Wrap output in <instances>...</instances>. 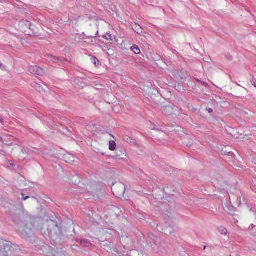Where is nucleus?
<instances>
[{
  "instance_id": "nucleus-27",
  "label": "nucleus",
  "mask_w": 256,
  "mask_h": 256,
  "mask_svg": "<svg viewBox=\"0 0 256 256\" xmlns=\"http://www.w3.org/2000/svg\"><path fill=\"white\" fill-rule=\"evenodd\" d=\"M251 227L254 228V226L253 224H252L251 226H250V228Z\"/></svg>"
},
{
  "instance_id": "nucleus-19",
  "label": "nucleus",
  "mask_w": 256,
  "mask_h": 256,
  "mask_svg": "<svg viewBox=\"0 0 256 256\" xmlns=\"http://www.w3.org/2000/svg\"><path fill=\"white\" fill-rule=\"evenodd\" d=\"M242 204V200L240 198H238L236 200V206H240Z\"/></svg>"
},
{
  "instance_id": "nucleus-15",
  "label": "nucleus",
  "mask_w": 256,
  "mask_h": 256,
  "mask_svg": "<svg viewBox=\"0 0 256 256\" xmlns=\"http://www.w3.org/2000/svg\"><path fill=\"white\" fill-rule=\"evenodd\" d=\"M5 165L6 167H8L10 168H12V169H14V168L15 166L14 162L12 161H10V160L7 161L6 162V163L5 164Z\"/></svg>"
},
{
  "instance_id": "nucleus-1",
  "label": "nucleus",
  "mask_w": 256,
  "mask_h": 256,
  "mask_svg": "<svg viewBox=\"0 0 256 256\" xmlns=\"http://www.w3.org/2000/svg\"><path fill=\"white\" fill-rule=\"evenodd\" d=\"M20 222H18L16 218H13V220L16 222L15 228L22 237L26 238L30 237L32 234L33 228L40 230L35 228V220H32L28 216L24 217V215L20 216Z\"/></svg>"
},
{
  "instance_id": "nucleus-9",
  "label": "nucleus",
  "mask_w": 256,
  "mask_h": 256,
  "mask_svg": "<svg viewBox=\"0 0 256 256\" xmlns=\"http://www.w3.org/2000/svg\"><path fill=\"white\" fill-rule=\"evenodd\" d=\"M78 242H80V244L86 247H89L90 246H91V244L90 242H89L86 239H82V240H78Z\"/></svg>"
},
{
  "instance_id": "nucleus-13",
  "label": "nucleus",
  "mask_w": 256,
  "mask_h": 256,
  "mask_svg": "<svg viewBox=\"0 0 256 256\" xmlns=\"http://www.w3.org/2000/svg\"><path fill=\"white\" fill-rule=\"evenodd\" d=\"M218 231L222 234L226 235L228 233V230L223 226H220L218 227Z\"/></svg>"
},
{
  "instance_id": "nucleus-14",
  "label": "nucleus",
  "mask_w": 256,
  "mask_h": 256,
  "mask_svg": "<svg viewBox=\"0 0 256 256\" xmlns=\"http://www.w3.org/2000/svg\"><path fill=\"white\" fill-rule=\"evenodd\" d=\"M116 144L114 141L112 140L109 142V149L110 150H116Z\"/></svg>"
},
{
  "instance_id": "nucleus-10",
  "label": "nucleus",
  "mask_w": 256,
  "mask_h": 256,
  "mask_svg": "<svg viewBox=\"0 0 256 256\" xmlns=\"http://www.w3.org/2000/svg\"><path fill=\"white\" fill-rule=\"evenodd\" d=\"M71 182L76 185H77L80 182V178L78 175H74L72 178Z\"/></svg>"
},
{
  "instance_id": "nucleus-31",
  "label": "nucleus",
  "mask_w": 256,
  "mask_h": 256,
  "mask_svg": "<svg viewBox=\"0 0 256 256\" xmlns=\"http://www.w3.org/2000/svg\"><path fill=\"white\" fill-rule=\"evenodd\" d=\"M59 256V255H58V256Z\"/></svg>"
},
{
  "instance_id": "nucleus-20",
  "label": "nucleus",
  "mask_w": 256,
  "mask_h": 256,
  "mask_svg": "<svg viewBox=\"0 0 256 256\" xmlns=\"http://www.w3.org/2000/svg\"><path fill=\"white\" fill-rule=\"evenodd\" d=\"M48 222L50 224V225H52V226H56V227L58 226L57 224H56L54 221L51 220L50 222Z\"/></svg>"
},
{
  "instance_id": "nucleus-28",
  "label": "nucleus",
  "mask_w": 256,
  "mask_h": 256,
  "mask_svg": "<svg viewBox=\"0 0 256 256\" xmlns=\"http://www.w3.org/2000/svg\"><path fill=\"white\" fill-rule=\"evenodd\" d=\"M2 140V138L0 136V141H1Z\"/></svg>"
},
{
  "instance_id": "nucleus-5",
  "label": "nucleus",
  "mask_w": 256,
  "mask_h": 256,
  "mask_svg": "<svg viewBox=\"0 0 256 256\" xmlns=\"http://www.w3.org/2000/svg\"><path fill=\"white\" fill-rule=\"evenodd\" d=\"M28 71L32 74L38 76H44L46 74L45 70L38 66H30L28 67Z\"/></svg>"
},
{
  "instance_id": "nucleus-3",
  "label": "nucleus",
  "mask_w": 256,
  "mask_h": 256,
  "mask_svg": "<svg viewBox=\"0 0 256 256\" xmlns=\"http://www.w3.org/2000/svg\"><path fill=\"white\" fill-rule=\"evenodd\" d=\"M125 186L122 183L116 184L112 188V193L118 198L123 196L125 192Z\"/></svg>"
},
{
  "instance_id": "nucleus-7",
  "label": "nucleus",
  "mask_w": 256,
  "mask_h": 256,
  "mask_svg": "<svg viewBox=\"0 0 256 256\" xmlns=\"http://www.w3.org/2000/svg\"><path fill=\"white\" fill-rule=\"evenodd\" d=\"M48 58L52 62L54 63H56L58 64H62L64 61L62 58H56L50 54L48 55Z\"/></svg>"
},
{
  "instance_id": "nucleus-22",
  "label": "nucleus",
  "mask_w": 256,
  "mask_h": 256,
  "mask_svg": "<svg viewBox=\"0 0 256 256\" xmlns=\"http://www.w3.org/2000/svg\"><path fill=\"white\" fill-rule=\"evenodd\" d=\"M70 157V162H75V158L73 156H68Z\"/></svg>"
},
{
  "instance_id": "nucleus-4",
  "label": "nucleus",
  "mask_w": 256,
  "mask_h": 256,
  "mask_svg": "<svg viewBox=\"0 0 256 256\" xmlns=\"http://www.w3.org/2000/svg\"><path fill=\"white\" fill-rule=\"evenodd\" d=\"M18 26L22 32L25 33L26 34H30V32H28V30L32 29V26L30 22L28 20H21L19 22Z\"/></svg>"
},
{
  "instance_id": "nucleus-8",
  "label": "nucleus",
  "mask_w": 256,
  "mask_h": 256,
  "mask_svg": "<svg viewBox=\"0 0 256 256\" xmlns=\"http://www.w3.org/2000/svg\"><path fill=\"white\" fill-rule=\"evenodd\" d=\"M132 26L134 30L138 34H142L143 29L140 25L134 23L132 25Z\"/></svg>"
},
{
  "instance_id": "nucleus-26",
  "label": "nucleus",
  "mask_w": 256,
  "mask_h": 256,
  "mask_svg": "<svg viewBox=\"0 0 256 256\" xmlns=\"http://www.w3.org/2000/svg\"><path fill=\"white\" fill-rule=\"evenodd\" d=\"M98 32L97 31L96 34V36H89V38H95L98 35Z\"/></svg>"
},
{
  "instance_id": "nucleus-30",
  "label": "nucleus",
  "mask_w": 256,
  "mask_h": 256,
  "mask_svg": "<svg viewBox=\"0 0 256 256\" xmlns=\"http://www.w3.org/2000/svg\"><path fill=\"white\" fill-rule=\"evenodd\" d=\"M230 198H231V197L229 196V198H230Z\"/></svg>"
},
{
  "instance_id": "nucleus-18",
  "label": "nucleus",
  "mask_w": 256,
  "mask_h": 256,
  "mask_svg": "<svg viewBox=\"0 0 256 256\" xmlns=\"http://www.w3.org/2000/svg\"><path fill=\"white\" fill-rule=\"evenodd\" d=\"M6 66L3 64L1 62H0V69L4 70H6Z\"/></svg>"
},
{
  "instance_id": "nucleus-6",
  "label": "nucleus",
  "mask_w": 256,
  "mask_h": 256,
  "mask_svg": "<svg viewBox=\"0 0 256 256\" xmlns=\"http://www.w3.org/2000/svg\"><path fill=\"white\" fill-rule=\"evenodd\" d=\"M86 190H84L82 193L84 194V197L85 199H89L90 196L92 195L94 192V188L89 184L86 185Z\"/></svg>"
},
{
  "instance_id": "nucleus-25",
  "label": "nucleus",
  "mask_w": 256,
  "mask_h": 256,
  "mask_svg": "<svg viewBox=\"0 0 256 256\" xmlns=\"http://www.w3.org/2000/svg\"><path fill=\"white\" fill-rule=\"evenodd\" d=\"M207 110L208 111V112L209 113L212 112H213L212 110V108H208Z\"/></svg>"
},
{
  "instance_id": "nucleus-24",
  "label": "nucleus",
  "mask_w": 256,
  "mask_h": 256,
  "mask_svg": "<svg viewBox=\"0 0 256 256\" xmlns=\"http://www.w3.org/2000/svg\"><path fill=\"white\" fill-rule=\"evenodd\" d=\"M6 152L2 150H0V156H6Z\"/></svg>"
},
{
  "instance_id": "nucleus-12",
  "label": "nucleus",
  "mask_w": 256,
  "mask_h": 256,
  "mask_svg": "<svg viewBox=\"0 0 256 256\" xmlns=\"http://www.w3.org/2000/svg\"><path fill=\"white\" fill-rule=\"evenodd\" d=\"M130 50L132 51L135 54H139L140 52V49L138 46L136 45H133Z\"/></svg>"
},
{
  "instance_id": "nucleus-23",
  "label": "nucleus",
  "mask_w": 256,
  "mask_h": 256,
  "mask_svg": "<svg viewBox=\"0 0 256 256\" xmlns=\"http://www.w3.org/2000/svg\"><path fill=\"white\" fill-rule=\"evenodd\" d=\"M29 198H30V196H24V194H22V200H26Z\"/></svg>"
},
{
  "instance_id": "nucleus-29",
  "label": "nucleus",
  "mask_w": 256,
  "mask_h": 256,
  "mask_svg": "<svg viewBox=\"0 0 256 256\" xmlns=\"http://www.w3.org/2000/svg\"><path fill=\"white\" fill-rule=\"evenodd\" d=\"M206 248V246H204V250H205Z\"/></svg>"
},
{
  "instance_id": "nucleus-17",
  "label": "nucleus",
  "mask_w": 256,
  "mask_h": 256,
  "mask_svg": "<svg viewBox=\"0 0 256 256\" xmlns=\"http://www.w3.org/2000/svg\"><path fill=\"white\" fill-rule=\"evenodd\" d=\"M92 62L96 65L99 64L100 62L96 57H93L92 59Z\"/></svg>"
},
{
  "instance_id": "nucleus-21",
  "label": "nucleus",
  "mask_w": 256,
  "mask_h": 256,
  "mask_svg": "<svg viewBox=\"0 0 256 256\" xmlns=\"http://www.w3.org/2000/svg\"><path fill=\"white\" fill-rule=\"evenodd\" d=\"M252 84L254 87L256 88V79L252 78Z\"/></svg>"
},
{
  "instance_id": "nucleus-16",
  "label": "nucleus",
  "mask_w": 256,
  "mask_h": 256,
  "mask_svg": "<svg viewBox=\"0 0 256 256\" xmlns=\"http://www.w3.org/2000/svg\"><path fill=\"white\" fill-rule=\"evenodd\" d=\"M32 86L35 88L37 90H38L40 92H42L44 90L43 88L41 87V86L36 83H34L32 85Z\"/></svg>"
},
{
  "instance_id": "nucleus-2",
  "label": "nucleus",
  "mask_w": 256,
  "mask_h": 256,
  "mask_svg": "<svg viewBox=\"0 0 256 256\" xmlns=\"http://www.w3.org/2000/svg\"><path fill=\"white\" fill-rule=\"evenodd\" d=\"M10 242L0 240V256H19L20 250Z\"/></svg>"
},
{
  "instance_id": "nucleus-11",
  "label": "nucleus",
  "mask_w": 256,
  "mask_h": 256,
  "mask_svg": "<svg viewBox=\"0 0 256 256\" xmlns=\"http://www.w3.org/2000/svg\"><path fill=\"white\" fill-rule=\"evenodd\" d=\"M123 140L128 143H130L132 144L134 143V140L130 137L127 135H124L123 136Z\"/></svg>"
}]
</instances>
